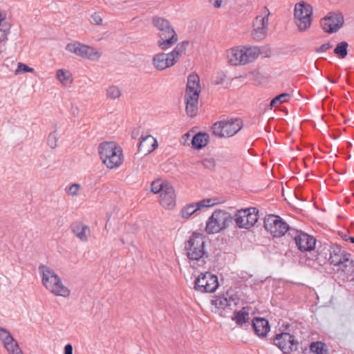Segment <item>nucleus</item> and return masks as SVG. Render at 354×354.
I'll use <instances>...</instances> for the list:
<instances>
[{
  "mask_svg": "<svg viewBox=\"0 0 354 354\" xmlns=\"http://www.w3.org/2000/svg\"><path fill=\"white\" fill-rule=\"evenodd\" d=\"M206 236L204 234L194 232L185 242L184 250L189 263L194 267L199 262L205 263L209 257L208 252L205 248Z\"/></svg>",
  "mask_w": 354,
  "mask_h": 354,
  "instance_id": "nucleus-1",
  "label": "nucleus"
},
{
  "mask_svg": "<svg viewBox=\"0 0 354 354\" xmlns=\"http://www.w3.org/2000/svg\"><path fill=\"white\" fill-rule=\"evenodd\" d=\"M39 272L41 275L43 286L55 296L67 297L70 295V290L65 286L61 278L50 267L41 265Z\"/></svg>",
  "mask_w": 354,
  "mask_h": 354,
  "instance_id": "nucleus-2",
  "label": "nucleus"
},
{
  "mask_svg": "<svg viewBox=\"0 0 354 354\" xmlns=\"http://www.w3.org/2000/svg\"><path fill=\"white\" fill-rule=\"evenodd\" d=\"M98 153L102 162L109 169L118 167L123 162L122 148L115 142H104L98 147Z\"/></svg>",
  "mask_w": 354,
  "mask_h": 354,
  "instance_id": "nucleus-3",
  "label": "nucleus"
},
{
  "mask_svg": "<svg viewBox=\"0 0 354 354\" xmlns=\"http://www.w3.org/2000/svg\"><path fill=\"white\" fill-rule=\"evenodd\" d=\"M189 42L184 41L176 45L174 49L169 53H160L156 54L152 59V64L158 71H163L167 68L173 66L185 53Z\"/></svg>",
  "mask_w": 354,
  "mask_h": 354,
  "instance_id": "nucleus-4",
  "label": "nucleus"
},
{
  "mask_svg": "<svg viewBox=\"0 0 354 354\" xmlns=\"http://www.w3.org/2000/svg\"><path fill=\"white\" fill-rule=\"evenodd\" d=\"M152 22L159 30L160 39L158 41V46L161 50H167L178 41V35L169 21L160 17H154Z\"/></svg>",
  "mask_w": 354,
  "mask_h": 354,
  "instance_id": "nucleus-5",
  "label": "nucleus"
},
{
  "mask_svg": "<svg viewBox=\"0 0 354 354\" xmlns=\"http://www.w3.org/2000/svg\"><path fill=\"white\" fill-rule=\"evenodd\" d=\"M200 79L198 75L192 73L187 77L185 94L186 112L190 117L195 116L198 111V97L201 92Z\"/></svg>",
  "mask_w": 354,
  "mask_h": 354,
  "instance_id": "nucleus-6",
  "label": "nucleus"
},
{
  "mask_svg": "<svg viewBox=\"0 0 354 354\" xmlns=\"http://www.w3.org/2000/svg\"><path fill=\"white\" fill-rule=\"evenodd\" d=\"M270 15L271 12L267 6L260 8L252 22L250 37L254 41H261L267 37Z\"/></svg>",
  "mask_w": 354,
  "mask_h": 354,
  "instance_id": "nucleus-7",
  "label": "nucleus"
},
{
  "mask_svg": "<svg viewBox=\"0 0 354 354\" xmlns=\"http://www.w3.org/2000/svg\"><path fill=\"white\" fill-rule=\"evenodd\" d=\"M233 216L223 209H216L208 218L205 232L208 234H217L227 229L232 223Z\"/></svg>",
  "mask_w": 354,
  "mask_h": 354,
  "instance_id": "nucleus-8",
  "label": "nucleus"
},
{
  "mask_svg": "<svg viewBox=\"0 0 354 354\" xmlns=\"http://www.w3.org/2000/svg\"><path fill=\"white\" fill-rule=\"evenodd\" d=\"M328 261L331 265L337 267V271H342L346 274L353 271V262L350 254L338 245L330 248Z\"/></svg>",
  "mask_w": 354,
  "mask_h": 354,
  "instance_id": "nucleus-9",
  "label": "nucleus"
},
{
  "mask_svg": "<svg viewBox=\"0 0 354 354\" xmlns=\"http://www.w3.org/2000/svg\"><path fill=\"white\" fill-rule=\"evenodd\" d=\"M313 8L305 2L299 1L295 5L294 21L300 32H304L310 28L312 24Z\"/></svg>",
  "mask_w": 354,
  "mask_h": 354,
  "instance_id": "nucleus-10",
  "label": "nucleus"
},
{
  "mask_svg": "<svg viewBox=\"0 0 354 354\" xmlns=\"http://www.w3.org/2000/svg\"><path fill=\"white\" fill-rule=\"evenodd\" d=\"M242 127L243 122L241 119H233L215 122L212 127V130L213 134L218 138H228L235 135Z\"/></svg>",
  "mask_w": 354,
  "mask_h": 354,
  "instance_id": "nucleus-11",
  "label": "nucleus"
},
{
  "mask_svg": "<svg viewBox=\"0 0 354 354\" xmlns=\"http://www.w3.org/2000/svg\"><path fill=\"white\" fill-rule=\"evenodd\" d=\"M265 230L273 237L279 238L290 230L289 225L280 216L275 214H268L263 221Z\"/></svg>",
  "mask_w": 354,
  "mask_h": 354,
  "instance_id": "nucleus-12",
  "label": "nucleus"
},
{
  "mask_svg": "<svg viewBox=\"0 0 354 354\" xmlns=\"http://www.w3.org/2000/svg\"><path fill=\"white\" fill-rule=\"evenodd\" d=\"M216 275L209 272L201 273L194 281V289L201 292H214L218 287Z\"/></svg>",
  "mask_w": 354,
  "mask_h": 354,
  "instance_id": "nucleus-13",
  "label": "nucleus"
},
{
  "mask_svg": "<svg viewBox=\"0 0 354 354\" xmlns=\"http://www.w3.org/2000/svg\"><path fill=\"white\" fill-rule=\"evenodd\" d=\"M273 344L286 354L297 348V342L294 337L288 333L277 334L273 339Z\"/></svg>",
  "mask_w": 354,
  "mask_h": 354,
  "instance_id": "nucleus-14",
  "label": "nucleus"
},
{
  "mask_svg": "<svg viewBox=\"0 0 354 354\" xmlns=\"http://www.w3.org/2000/svg\"><path fill=\"white\" fill-rule=\"evenodd\" d=\"M215 199L205 198L197 203L185 205L180 211L181 216L183 218H188L197 211L204 207H210L218 204Z\"/></svg>",
  "mask_w": 354,
  "mask_h": 354,
  "instance_id": "nucleus-15",
  "label": "nucleus"
},
{
  "mask_svg": "<svg viewBox=\"0 0 354 354\" xmlns=\"http://www.w3.org/2000/svg\"><path fill=\"white\" fill-rule=\"evenodd\" d=\"M344 19L339 14H333L321 21L323 30L329 33L337 31L343 25Z\"/></svg>",
  "mask_w": 354,
  "mask_h": 354,
  "instance_id": "nucleus-16",
  "label": "nucleus"
},
{
  "mask_svg": "<svg viewBox=\"0 0 354 354\" xmlns=\"http://www.w3.org/2000/svg\"><path fill=\"white\" fill-rule=\"evenodd\" d=\"M295 243L301 251H310L315 247V239L304 232H299L295 237Z\"/></svg>",
  "mask_w": 354,
  "mask_h": 354,
  "instance_id": "nucleus-17",
  "label": "nucleus"
},
{
  "mask_svg": "<svg viewBox=\"0 0 354 354\" xmlns=\"http://www.w3.org/2000/svg\"><path fill=\"white\" fill-rule=\"evenodd\" d=\"M159 203L165 209H173L176 205L175 192L171 185L166 186L163 192L159 195Z\"/></svg>",
  "mask_w": 354,
  "mask_h": 354,
  "instance_id": "nucleus-18",
  "label": "nucleus"
},
{
  "mask_svg": "<svg viewBox=\"0 0 354 354\" xmlns=\"http://www.w3.org/2000/svg\"><path fill=\"white\" fill-rule=\"evenodd\" d=\"M252 327L256 335L260 337H266L270 330L268 321L261 317H255L253 319Z\"/></svg>",
  "mask_w": 354,
  "mask_h": 354,
  "instance_id": "nucleus-19",
  "label": "nucleus"
},
{
  "mask_svg": "<svg viewBox=\"0 0 354 354\" xmlns=\"http://www.w3.org/2000/svg\"><path fill=\"white\" fill-rule=\"evenodd\" d=\"M158 147V141L151 135L142 137V140L138 145V151L145 154L151 153Z\"/></svg>",
  "mask_w": 354,
  "mask_h": 354,
  "instance_id": "nucleus-20",
  "label": "nucleus"
},
{
  "mask_svg": "<svg viewBox=\"0 0 354 354\" xmlns=\"http://www.w3.org/2000/svg\"><path fill=\"white\" fill-rule=\"evenodd\" d=\"M228 62L233 66L240 65L243 59V47L232 48L227 52Z\"/></svg>",
  "mask_w": 354,
  "mask_h": 354,
  "instance_id": "nucleus-21",
  "label": "nucleus"
},
{
  "mask_svg": "<svg viewBox=\"0 0 354 354\" xmlns=\"http://www.w3.org/2000/svg\"><path fill=\"white\" fill-rule=\"evenodd\" d=\"M259 209L255 207L245 208V228L253 227L259 221Z\"/></svg>",
  "mask_w": 354,
  "mask_h": 354,
  "instance_id": "nucleus-22",
  "label": "nucleus"
},
{
  "mask_svg": "<svg viewBox=\"0 0 354 354\" xmlns=\"http://www.w3.org/2000/svg\"><path fill=\"white\" fill-rule=\"evenodd\" d=\"M72 231L82 241H88V235L90 233L88 227L82 223H75L72 225Z\"/></svg>",
  "mask_w": 354,
  "mask_h": 354,
  "instance_id": "nucleus-23",
  "label": "nucleus"
},
{
  "mask_svg": "<svg viewBox=\"0 0 354 354\" xmlns=\"http://www.w3.org/2000/svg\"><path fill=\"white\" fill-rule=\"evenodd\" d=\"M261 54L262 50L260 46H248L245 47V64L255 61Z\"/></svg>",
  "mask_w": 354,
  "mask_h": 354,
  "instance_id": "nucleus-24",
  "label": "nucleus"
},
{
  "mask_svg": "<svg viewBox=\"0 0 354 354\" xmlns=\"http://www.w3.org/2000/svg\"><path fill=\"white\" fill-rule=\"evenodd\" d=\"M209 138V135L206 133H198L192 138V144L193 147L196 149L204 147L207 144Z\"/></svg>",
  "mask_w": 354,
  "mask_h": 354,
  "instance_id": "nucleus-25",
  "label": "nucleus"
},
{
  "mask_svg": "<svg viewBox=\"0 0 354 354\" xmlns=\"http://www.w3.org/2000/svg\"><path fill=\"white\" fill-rule=\"evenodd\" d=\"M66 49L77 56H80L84 57V55L86 53V46L78 42L71 43L66 45Z\"/></svg>",
  "mask_w": 354,
  "mask_h": 354,
  "instance_id": "nucleus-26",
  "label": "nucleus"
},
{
  "mask_svg": "<svg viewBox=\"0 0 354 354\" xmlns=\"http://www.w3.org/2000/svg\"><path fill=\"white\" fill-rule=\"evenodd\" d=\"M225 295L227 296L230 307H232V306H236L240 301L241 302L243 301V300L241 299L242 296L241 290L238 292L234 289H230L225 292Z\"/></svg>",
  "mask_w": 354,
  "mask_h": 354,
  "instance_id": "nucleus-27",
  "label": "nucleus"
},
{
  "mask_svg": "<svg viewBox=\"0 0 354 354\" xmlns=\"http://www.w3.org/2000/svg\"><path fill=\"white\" fill-rule=\"evenodd\" d=\"M171 184L167 181L162 180L161 179H156L151 183V191L153 194H159L160 195L165 189L166 186H169Z\"/></svg>",
  "mask_w": 354,
  "mask_h": 354,
  "instance_id": "nucleus-28",
  "label": "nucleus"
},
{
  "mask_svg": "<svg viewBox=\"0 0 354 354\" xmlns=\"http://www.w3.org/2000/svg\"><path fill=\"white\" fill-rule=\"evenodd\" d=\"M57 77L64 86H67L72 82L71 74L68 71L64 69H59L57 71Z\"/></svg>",
  "mask_w": 354,
  "mask_h": 354,
  "instance_id": "nucleus-29",
  "label": "nucleus"
},
{
  "mask_svg": "<svg viewBox=\"0 0 354 354\" xmlns=\"http://www.w3.org/2000/svg\"><path fill=\"white\" fill-rule=\"evenodd\" d=\"M121 91L118 86L111 85L106 89V97L108 99L116 100L121 96Z\"/></svg>",
  "mask_w": 354,
  "mask_h": 354,
  "instance_id": "nucleus-30",
  "label": "nucleus"
},
{
  "mask_svg": "<svg viewBox=\"0 0 354 354\" xmlns=\"http://www.w3.org/2000/svg\"><path fill=\"white\" fill-rule=\"evenodd\" d=\"M348 43L346 41H341L339 43L336 48L334 49V53L339 58H344L348 54Z\"/></svg>",
  "mask_w": 354,
  "mask_h": 354,
  "instance_id": "nucleus-31",
  "label": "nucleus"
},
{
  "mask_svg": "<svg viewBox=\"0 0 354 354\" xmlns=\"http://www.w3.org/2000/svg\"><path fill=\"white\" fill-rule=\"evenodd\" d=\"M4 344L5 348L10 354H23L21 348H19L17 342L13 339L12 341L8 342Z\"/></svg>",
  "mask_w": 354,
  "mask_h": 354,
  "instance_id": "nucleus-32",
  "label": "nucleus"
},
{
  "mask_svg": "<svg viewBox=\"0 0 354 354\" xmlns=\"http://www.w3.org/2000/svg\"><path fill=\"white\" fill-rule=\"evenodd\" d=\"M310 349L313 353L316 354H328L326 345L321 342L312 343Z\"/></svg>",
  "mask_w": 354,
  "mask_h": 354,
  "instance_id": "nucleus-33",
  "label": "nucleus"
},
{
  "mask_svg": "<svg viewBox=\"0 0 354 354\" xmlns=\"http://www.w3.org/2000/svg\"><path fill=\"white\" fill-rule=\"evenodd\" d=\"M102 53L96 49L86 46V53L84 57L92 61H97L101 57Z\"/></svg>",
  "mask_w": 354,
  "mask_h": 354,
  "instance_id": "nucleus-34",
  "label": "nucleus"
},
{
  "mask_svg": "<svg viewBox=\"0 0 354 354\" xmlns=\"http://www.w3.org/2000/svg\"><path fill=\"white\" fill-rule=\"evenodd\" d=\"M82 189L81 185L79 183H73L68 187H65L64 191L69 196H77Z\"/></svg>",
  "mask_w": 354,
  "mask_h": 354,
  "instance_id": "nucleus-35",
  "label": "nucleus"
},
{
  "mask_svg": "<svg viewBox=\"0 0 354 354\" xmlns=\"http://www.w3.org/2000/svg\"><path fill=\"white\" fill-rule=\"evenodd\" d=\"M214 304L218 308L224 309L225 307L229 306L228 300L225 294L217 296L213 301Z\"/></svg>",
  "mask_w": 354,
  "mask_h": 354,
  "instance_id": "nucleus-36",
  "label": "nucleus"
},
{
  "mask_svg": "<svg viewBox=\"0 0 354 354\" xmlns=\"http://www.w3.org/2000/svg\"><path fill=\"white\" fill-rule=\"evenodd\" d=\"M226 78H227L226 74L223 71H219L214 77L212 83L214 85L223 84Z\"/></svg>",
  "mask_w": 354,
  "mask_h": 354,
  "instance_id": "nucleus-37",
  "label": "nucleus"
},
{
  "mask_svg": "<svg viewBox=\"0 0 354 354\" xmlns=\"http://www.w3.org/2000/svg\"><path fill=\"white\" fill-rule=\"evenodd\" d=\"M34 71V68L29 67L25 64L19 62L17 64V68L16 69L15 74L18 75L22 73H32Z\"/></svg>",
  "mask_w": 354,
  "mask_h": 354,
  "instance_id": "nucleus-38",
  "label": "nucleus"
},
{
  "mask_svg": "<svg viewBox=\"0 0 354 354\" xmlns=\"http://www.w3.org/2000/svg\"><path fill=\"white\" fill-rule=\"evenodd\" d=\"M57 133L56 131L50 133L48 137V145L51 149H55L57 147Z\"/></svg>",
  "mask_w": 354,
  "mask_h": 354,
  "instance_id": "nucleus-39",
  "label": "nucleus"
},
{
  "mask_svg": "<svg viewBox=\"0 0 354 354\" xmlns=\"http://www.w3.org/2000/svg\"><path fill=\"white\" fill-rule=\"evenodd\" d=\"M232 319L234 321L236 324L242 326L243 324V308L234 312Z\"/></svg>",
  "mask_w": 354,
  "mask_h": 354,
  "instance_id": "nucleus-40",
  "label": "nucleus"
},
{
  "mask_svg": "<svg viewBox=\"0 0 354 354\" xmlns=\"http://www.w3.org/2000/svg\"><path fill=\"white\" fill-rule=\"evenodd\" d=\"M13 337L5 328H0V339L3 344L13 340Z\"/></svg>",
  "mask_w": 354,
  "mask_h": 354,
  "instance_id": "nucleus-41",
  "label": "nucleus"
},
{
  "mask_svg": "<svg viewBox=\"0 0 354 354\" xmlns=\"http://www.w3.org/2000/svg\"><path fill=\"white\" fill-rule=\"evenodd\" d=\"M242 212H243V209H241L238 210L234 216H235V218H234L235 223L239 228L243 227V218L242 216L241 215V213Z\"/></svg>",
  "mask_w": 354,
  "mask_h": 354,
  "instance_id": "nucleus-42",
  "label": "nucleus"
},
{
  "mask_svg": "<svg viewBox=\"0 0 354 354\" xmlns=\"http://www.w3.org/2000/svg\"><path fill=\"white\" fill-rule=\"evenodd\" d=\"M91 23L95 25H100L102 22V19L100 15L96 12L93 14L91 17Z\"/></svg>",
  "mask_w": 354,
  "mask_h": 354,
  "instance_id": "nucleus-43",
  "label": "nucleus"
},
{
  "mask_svg": "<svg viewBox=\"0 0 354 354\" xmlns=\"http://www.w3.org/2000/svg\"><path fill=\"white\" fill-rule=\"evenodd\" d=\"M202 164L205 168L208 169H212L215 165L214 160L212 158L205 159L202 162Z\"/></svg>",
  "mask_w": 354,
  "mask_h": 354,
  "instance_id": "nucleus-44",
  "label": "nucleus"
},
{
  "mask_svg": "<svg viewBox=\"0 0 354 354\" xmlns=\"http://www.w3.org/2000/svg\"><path fill=\"white\" fill-rule=\"evenodd\" d=\"M289 94L288 93H281L278 96L275 97V102L279 101L281 104L286 102L289 99Z\"/></svg>",
  "mask_w": 354,
  "mask_h": 354,
  "instance_id": "nucleus-45",
  "label": "nucleus"
},
{
  "mask_svg": "<svg viewBox=\"0 0 354 354\" xmlns=\"http://www.w3.org/2000/svg\"><path fill=\"white\" fill-rule=\"evenodd\" d=\"M8 33V30L0 29V41H3L7 40Z\"/></svg>",
  "mask_w": 354,
  "mask_h": 354,
  "instance_id": "nucleus-46",
  "label": "nucleus"
},
{
  "mask_svg": "<svg viewBox=\"0 0 354 354\" xmlns=\"http://www.w3.org/2000/svg\"><path fill=\"white\" fill-rule=\"evenodd\" d=\"M332 45L330 43L324 44L319 47V51L325 52L327 50L330 49Z\"/></svg>",
  "mask_w": 354,
  "mask_h": 354,
  "instance_id": "nucleus-47",
  "label": "nucleus"
},
{
  "mask_svg": "<svg viewBox=\"0 0 354 354\" xmlns=\"http://www.w3.org/2000/svg\"><path fill=\"white\" fill-rule=\"evenodd\" d=\"M64 354H73V346L68 344L64 347Z\"/></svg>",
  "mask_w": 354,
  "mask_h": 354,
  "instance_id": "nucleus-48",
  "label": "nucleus"
},
{
  "mask_svg": "<svg viewBox=\"0 0 354 354\" xmlns=\"http://www.w3.org/2000/svg\"><path fill=\"white\" fill-rule=\"evenodd\" d=\"M209 1L216 8H220L221 6L222 0H209Z\"/></svg>",
  "mask_w": 354,
  "mask_h": 354,
  "instance_id": "nucleus-49",
  "label": "nucleus"
},
{
  "mask_svg": "<svg viewBox=\"0 0 354 354\" xmlns=\"http://www.w3.org/2000/svg\"><path fill=\"white\" fill-rule=\"evenodd\" d=\"M279 104H281V103L279 101L275 102V97L273 98L270 102V106L274 107Z\"/></svg>",
  "mask_w": 354,
  "mask_h": 354,
  "instance_id": "nucleus-50",
  "label": "nucleus"
},
{
  "mask_svg": "<svg viewBox=\"0 0 354 354\" xmlns=\"http://www.w3.org/2000/svg\"><path fill=\"white\" fill-rule=\"evenodd\" d=\"M344 239L346 241L349 240L351 243H354V237H347L346 236H345Z\"/></svg>",
  "mask_w": 354,
  "mask_h": 354,
  "instance_id": "nucleus-51",
  "label": "nucleus"
},
{
  "mask_svg": "<svg viewBox=\"0 0 354 354\" xmlns=\"http://www.w3.org/2000/svg\"><path fill=\"white\" fill-rule=\"evenodd\" d=\"M240 77H241V76H239V77H236L235 78H234V79L232 80V82H234V81L237 80H238L239 78H240Z\"/></svg>",
  "mask_w": 354,
  "mask_h": 354,
  "instance_id": "nucleus-52",
  "label": "nucleus"
},
{
  "mask_svg": "<svg viewBox=\"0 0 354 354\" xmlns=\"http://www.w3.org/2000/svg\"><path fill=\"white\" fill-rule=\"evenodd\" d=\"M121 241L122 242V243H124L123 239H121Z\"/></svg>",
  "mask_w": 354,
  "mask_h": 354,
  "instance_id": "nucleus-53",
  "label": "nucleus"
}]
</instances>
